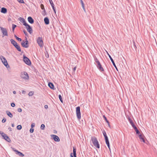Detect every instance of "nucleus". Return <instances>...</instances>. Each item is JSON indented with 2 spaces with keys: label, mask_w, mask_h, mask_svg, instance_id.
Returning <instances> with one entry per match:
<instances>
[{
  "label": "nucleus",
  "mask_w": 157,
  "mask_h": 157,
  "mask_svg": "<svg viewBox=\"0 0 157 157\" xmlns=\"http://www.w3.org/2000/svg\"><path fill=\"white\" fill-rule=\"evenodd\" d=\"M1 12L3 13H5L7 12L6 9L5 7H2L1 8Z\"/></svg>",
  "instance_id": "nucleus-18"
},
{
  "label": "nucleus",
  "mask_w": 157,
  "mask_h": 157,
  "mask_svg": "<svg viewBox=\"0 0 157 157\" xmlns=\"http://www.w3.org/2000/svg\"><path fill=\"white\" fill-rule=\"evenodd\" d=\"M37 42L40 47H43V41L42 37H40L37 38Z\"/></svg>",
  "instance_id": "nucleus-6"
},
{
  "label": "nucleus",
  "mask_w": 157,
  "mask_h": 157,
  "mask_svg": "<svg viewBox=\"0 0 157 157\" xmlns=\"http://www.w3.org/2000/svg\"><path fill=\"white\" fill-rule=\"evenodd\" d=\"M21 77L25 80H28L29 78L28 74L25 71L22 72L21 73Z\"/></svg>",
  "instance_id": "nucleus-2"
},
{
  "label": "nucleus",
  "mask_w": 157,
  "mask_h": 157,
  "mask_svg": "<svg viewBox=\"0 0 157 157\" xmlns=\"http://www.w3.org/2000/svg\"><path fill=\"white\" fill-rule=\"evenodd\" d=\"M76 112L78 119L79 120L81 118V116L80 111V107L79 106L77 107L76 108Z\"/></svg>",
  "instance_id": "nucleus-3"
},
{
  "label": "nucleus",
  "mask_w": 157,
  "mask_h": 157,
  "mask_svg": "<svg viewBox=\"0 0 157 157\" xmlns=\"http://www.w3.org/2000/svg\"><path fill=\"white\" fill-rule=\"evenodd\" d=\"M8 129L10 130V131H11V128L10 127H9Z\"/></svg>",
  "instance_id": "nucleus-56"
},
{
  "label": "nucleus",
  "mask_w": 157,
  "mask_h": 157,
  "mask_svg": "<svg viewBox=\"0 0 157 157\" xmlns=\"http://www.w3.org/2000/svg\"><path fill=\"white\" fill-rule=\"evenodd\" d=\"M6 119L5 118H4L2 120V123H4L6 122Z\"/></svg>",
  "instance_id": "nucleus-44"
},
{
  "label": "nucleus",
  "mask_w": 157,
  "mask_h": 157,
  "mask_svg": "<svg viewBox=\"0 0 157 157\" xmlns=\"http://www.w3.org/2000/svg\"><path fill=\"white\" fill-rule=\"evenodd\" d=\"M18 2L20 3H24L25 2L23 0H17Z\"/></svg>",
  "instance_id": "nucleus-40"
},
{
  "label": "nucleus",
  "mask_w": 157,
  "mask_h": 157,
  "mask_svg": "<svg viewBox=\"0 0 157 157\" xmlns=\"http://www.w3.org/2000/svg\"><path fill=\"white\" fill-rule=\"evenodd\" d=\"M11 44L14 46H15L17 44V42L13 39H11L10 40Z\"/></svg>",
  "instance_id": "nucleus-21"
},
{
  "label": "nucleus",
  "mask_w": 157,
  "mask_h": 157,
  "mask_svg": "<svg viewBox=\"0 0 157 157\" xmlns=\"http://www.w3.org/2000/svg\"><path fill=\"white\" fill-rule=\"evenodd\" d=\"M44 21L46 25H48L49 24V20L48 17H46L44 18Z\"/></svg>",
  "instance_id": "nucleus-16"
},
{
  "label": "nucleus",
  "mask_w": 157,
  "mask_h": 157,
  "mask_svg": "<svg viewBox=\"0 0 157 157\" xmlns=\"http://www.w3.org/2000/svg\"><path fill=\"white\" fill-rule=\"evenodd\" d=\"M2 57H3V56H0V59H1V60H2V62L3 63L4 62V59H3V60H2Z\"/></svg>",
  "instance_id": "nucleus-49"
},
{
  "label": "nucleus",
  "mask_w": 157,
  "mask_h": 157,
  "mask_svg": "<svg viewBox=\"0 0 157 157\" xmlns=\"http://www.w3.org/2000/svg\"><path fill=\"white\" fill-rule=\"evenodd\" d=\"M139 138L140 139L142 140L143 142H145L143 136L141 134H140L139 135Z\"/></svg>",
  "instance_id": "nucleus-25"
},
{
  "label": "nucleus",
  "mask_w": 157,
  "mask_h": 157,
  "mask_svg": "<svg viewBox=\"0 0 157 157\" xmlns=\"http://www.w3.org/2000/svg\"><path fill=\"white\" fill-rule=\"evenodd\" d=\"M11 105L12 107H14L15 106V105L14 103H12L11 104Z\"/></svg>",
  "instance_id": "nucleus-46"
},
{
  "label": "nucleus",
  "mask_w": 157,
  "mask_h": 157,
  "mask_svg": "<svg viewBox=\"0 0 157 157\" xmlns=\"http://www.w3.org/2000/svg\"><path fill=\"white\" fill-rule=\"evenodd\" d=\"M17 50L19 52H21V50L20 46L18 45L17 44L14 46Z\"/></svg>",
  "instance_id": "nucleus-23"
},
{
  "label": "nucleus",
  "mask_w": 157,
  "mask_h": 157,
  "mask_svg": "<svg viewBox=\"0 0 157 157\" xmlns=\"http://www.w3.org/2000/svg\"><path fill=\"white\" fill-rule=\"evenodd\" d=\"M49 2H51L52 1V0H49Z\"/></svg>",
  "instance_id": "nucleus-59"
},
{
  "label": "nucleus",
  "mask_w": 157,
  "mask_h": 157,
  "mask_svg": "<svg viewBox=\"0 0 157 157\" xmlns=\"http://www.w3.org/2000/svg\"><path fill=\"white\" fill-rule=\"evenodd\" d=\"M51 136L52 138L56 142H59L60 141V139L58 136L55 135H51Z\"/></svg>",
  "instance_id": "nucleus-9"
},
{
  "label": "nucleus",
  "mask_w": 157,
  "mask_h": 157,
  "mask_svg": "<svg viewBox=\"0 0 157 157\" xmlns=\"http://www.w3.org/2000/svg\"><path fill=\"white\" fill-rule=\"evenodd\" d=\"M80 0V1H82V0Z\"/></svg>",
  "instance_id": "nucleus-60"
},
{
  "label": "nucleus",
  "mask_w": 157,
  "mask_h": 157,
  "mask_svg": "<svg viewBox=\"0 0 157 157\" xmlns=\"http://www.w3.org/2000/svg\"><path fill=\"white\" fill-rule=\"evenodd\" d=\"M0 28L3 34V37L4 36H7L8 33L6 29L5 28L1 27H0Z\"/></svg>",
  "instance_id": "nucleus-8"
},
{
  "label": "nucleus",
  "mask_w": 157,
  "mask_h": 157,
  "mask_svg": "<svg viewBox=\"0 0 157 157\" xmlns=\"http://www.w3.org/2000/svg\"><path fill=\"white\" fill-rule=\"evenodd\" d=\"M102 133H103V136L105 138V136H106V137L107 136L106 135V133L105 130H104L103 131Z\"/></svg>",
  "instance_id": "nucleus-35"
},
{
  "label": "nucleus",
  "mask_w": 157,
  "mask_h": 157,
  "mask_svg": "<svg viewBox=\"0 0 157 157\" xmlns=\"http://www.w3.org/2000/svg\"><path fill=\"white\" fill-rule=\"evenodd\" d=\"M91 140L94 146L98 148H100V145L99 143L95 137H92Z\"/></svg>",
  "instance_id": "nucleus-1"
},
{
  "label": "nucleus",
  "mask_w": 157,
  "mask_h": 157,
  "mask_svg": "<svg viewBox=\"0 0 157 157\" xmlns=\"http://www.w3.org/2000/svg\"><path fill=\"white\" fill-rule=\"evenodd\" d=\"M45 127V125L44 124H42L41 125L40 128L42 130H44Z\"/></svg>",
  "instance_id": "nucleus-36"
},
{
  "label": "nucleus",
  "mask_w": 157,
  "mask_h": 157,
  "mask_svg": "<svg viewBox=\"0 0 157 157\" xmlns=\"http://www.w3.org/2000/svg\"><path fill=\"white\" fill-rule=\"evenodd\" d=\"M34 131V129L32 128H31L30 130V132L31 133H33Z\"/></svg>",
  "instance_id": "nucleus-47"
},
{
  "label": "nucleus",
  "mask_w": 157,
  "mask_h": 157,
  "mask_svg": "<svg viewBox=\"0 0 157 157\" xmlns=\"http://www.w3.org/2000/svg\"><path fill=\"white\" fill-rule=\"evenodd\" d=\"M13 94H15L16 93V91H13Z\"/></svg>",
  "instance_id": "nucleus-55"
},
{
  "label": "nucleus",
  "mask_w": 157,
  "mask_h": 157,
  "mask_svg": "<svg viewBox=\"0 0 157 157\" xmlns=\"http://www.w3.org/2000/svg\"><path fill=\"white\" fill-rule=\"evenodd\" d=\"M6 113L8 116H9L10 118H12L13 117V115L12 114L10 113V112L9 111H6Z\"/></svg>",
  "instance_id": "nucleus-22"
},
{
  "label": "nucleus",
  "mask_w": 157,
  "mask_h": 157,
  "mask_svg": "<svg viewBox=\"0 0 157 157\" xmlns=\"http://www.w3.org/2000/svg\"><path fill=\"white\" fill-rule=\"evenodd\" d=\"M13 150L16 152V154L18 155L19 156L21 157H23L24 156V154H23L21 152L18 151L17 150L15 149L14 148H13Z\"/></svg>",
  "instance_id": "nucleus-11"
},
{
  "label": "nucleus",
  "mask_w": 157,
  "mask_h": 157,
  "mask_svg": "<svg viewBox=\"0 0 157 157\" xmlns=\"http://www.w3.org/2000/svg\"><path fill=\"white\" fill-rule=\"evenodd\" d=\"M2 59H4V62H3L4 65L7 67L8 68L10 67L9 65L8 64V63L4 57H2Z\"/></svg>",
  "instance_id": "nucleus-12"
},
{
  "label": "nucleus",
  "mask_w": 157,
  "mask_h": 157,
  "mask_svg": "<svg viewBox=\"0 0 157 157\" xmlns=\"http://www.w3.org/2000/svg\"><path fill=\"white\" fill-rule=\"evenodd\" d=\"M73 154L72 155L74 156V157H76V149L75 148L73 147V153H72Z\"/></svg>",
  "instance_id": "nucleus-24"
},
{
  "label": "nucleus",
  "mask_w": 157,
  "mask_h": 157,
  "mask_svg": "<svg viewBox=\"0 0 157 157\" xmlns=\"http://www.w3.org/2000/svg\"><path fill=\"white\" fill-rule=\"evenodd\" d=\"M17 111L19 112H21L22 111V109L21 108H19L17 109Z\"/></svg>",
  "instance_id": "nucleus-42"
},
{
  "label": "nucleus",
  "mask_w": 157,
  "mask_h": 157,
  "mask_svg": "<svg viewBox=\"0 0 157 157\" xmlns=\"http://www.w3.org/2000/svg\"><path fill=\"white\" fill-rule=\"evenodd\" d=\"M23 60L25 63L28 65H30L31 64V63L30 60L26 56H24Z\"/></svg>",
  "instance_id": "nucleus-7"
},
{
  "label": "nucleus",
  "mask_w": 157,
  "mask_h": 157,
  "mask_svg": "<svg viewBox=\"0 0 157 157\" xmlns=\"http://www.w3.org/2000/svg\"><path fill=\"white\" fill-rule=\"evenodd\" d=\"M72 154H73L72 153H71V157H74V156H73Z\"/></svg>",
  "instance_id": "nucleus-53"
},
{
  "label": "nucleus",
  "mask_w": 157,
  "mask_h": 157,
  "mask_svg": "<svg viewBox=\"0 0 157 157\" xmlns=\"http://www.w3.org/2000/svg\"><path fill=\"white\" fill-rule=\"evenodd\" d=\"M80 2H81V5H82V7L84 11H85V8H84V3H83L82 0Z\"/></svg>",
  "instance_id": "nucleus-27"
},
{
  "label": "nucleus",
  "mask_w": 157,
  "mask_h": 157,
  "mask_svg": "<svg viewBox=\"0 0 157 157\" xmlns=\"http://www.w3.org/2000/svg\"><path fill=\"white\" fill-rule=\"evenodd\" d=\"M40 7H41V9L44 10V12H45V13L46 11L44 9V6L43 4H41L40 5Z\"/></svg>",
  "instance_id": "nucleus-26"
},
{
  "label": "nucleus",
  "mask_w": 157,
  "mask_h": 157,
  "mask_svg": "<svg viewBox=\"0 0 157 157\" xmlns=\"http://www.w3.org/2000/svg\"><path fill=\"white\" fill-rule=\"evenodd\" d=\"M115 67L116 68V70H117V71H118V70H117V68L116 66V65H115V67Z\"/></svg>",
  "instance_id": "nucleus-57"
},
{
  "label": "nucleus",
  "mask_w": 157,
  "mask_h": 157,
  "mask_svg": "<svg viewBox=\"0 0 157 157\" xmlns=\"http://www.w3.org/2000/svg\"><path fill=\"white\" fill-rule=\"evenodd\" d=\"M21 44L22 46L25 48H28L29 47V42L27 39H26V41L23 40L21 43Z\"/></svg>",
  "instance_id": "nucleus-5"
},
{
  "label": "nucleus",
  "mask_w": 157,
  "mask_h": 157,
  "mask_svg": "<svg viewBox=\"0 0 157 157\" xmlns=\"http://www.w3.org/2000/svg\"><path fill=\"white\" fill-rule=\"evenodd\" d=\"M76 67H75L73 69V71L75 72L76 70Z\"/></svg>",
  "instance_id": "nucleus-50"
},
{
  "label": "nucleus",
  "mask_w": 157,
  "mask_h": 157,
  "mask_svg": "<svg viewBox=\"0 0 157 157\" xmlns=\"http://www.w3.org/2000/svg\"><path fill=\"white\" fill-rule=\"evenodd\" d=\"M25 25L26 27V28L27 29L28 31L31 34L32 33V28L31 26L28 25V24H25Z\"/></svg>",
  "instance_id": "nucleus-10"
},
{
  "label": "nucleus",
  "mask_w": 157,
  "mask_h": 157,
  "mask_svg": "<svg viewBox=\"0 0 157 157\" xmlns=\"http://www.w3.org/2000/svg\"><path fill=\"white\" fill-rule=\"evenodd\" d=\"M94 61L96 63L99 62L96 57L94 58Z\"/></svg>",
  "instance_id": "nucleus-39"
},
{
  "label": "nucleus",
  "mask_w": 157,
  "mask_h": 157,
  "mask_svg": "<svg viewBox=\"0 0 157 157\" xmlns=\"http://www.w3.org/2000/svg\"><path fill=\"white\" fill-rule=\"evenodd\" d=\"M128 120L131 125L134 124L133 123V122L132 121L131 119L129 118L128 119Z\"/></svg>",
  "instance_id": "nucleus-34"
},
{
  "label": "nucleus",
  "mask_w": 157,
  "mask_h": 157,
  "mask_svg": "<svg viewBox=\"0 0 157 157\" xmlns=\"http://www.w3.org/2000/svg\"><path fill=\"white\" fill-rule=\"evenodd\" d=\"M28 20L29 23L33 24L34 23V20L31 17H29L28 18Z\"/></svg>",
  "instance_id": "nucleus-15"
},
{
  "label": "nucleus",
  "mask_w": 157,
  "mask_h": 157,
  "mask_svg": "<svg viewBox=\"0 0 157 157\" xmlns=\"http://www.w3.org/2000/svg\"><path fill=\"white\" fill-rule=\"evenodd\" d=\"M33 93L31 91L29 93L28 95L30 96H33Z\"/></svg>",
  "instance_id": "nucleus-38"
},
{
  "label": "nucleus",
  "mask_w": 157,
  "mask_h": 157,
  "mask_svg": "<svg viewBox=\"0 0 157 157\" xmlns=\"http://www.w3.org/2000/svg\"><path fill=\"white\" fill-rule=\"evenodd\" d=\"M35 126V124L34 123H33L31 124V127L32 128L33 127H34Z\"/></svg>",
  "instance_id": "nucleus-43"
},
{
  "label": "nucleus",
  "mask_w": 157,
  "mask_h": 157,
  "mask_svg": "<svg viewBox=\"0 0 157 157\" xmlns=\"http://www.w3.org/2000/svg\"><path fill=\"white\" fill-rule=\"evenodd\" d=\"M59 99L60 101H61V102L62 103H63V100L62 98V97L61 95H60V94L59 95Z\"/></svg>",
  "instance_id": "nucleus-32"
},
{
  "label": "nucleus",
  "mask_w": 157,
  "mask_h": 157,
  "mask_svg": "<svg viewBox=\"0 0 157 157\" xmlns=\"http://www.w3.org/2000/svg\"><path fill=\"white\" fill-rule=\"evenodd\" d=\"M48 86L52 89H54V88L53 84L51 82H49L48 83Z\"/></svg>",
  "instance_id": "nucleus-20"
},
{
  "label": "nucleus",
  "mask_w": 157,
  "mask_h": 157,
  "mask_svg": "<svg viewBox=\"0 0 157 157\" xmlns=\"http://www.w3.org/2000/svg\"><path fill=\"white\" fill-rule=\"evenodd\" d=\"M133 127V128H134V129H135V128H137L134 125V124H132L131 125Z\"/></svg>",
  "instance_id": "nucleus-48"
},
{
  "label": "nucleus",
  "mask_w": 157,
  "mask_h": 157,
  "mask_svg": "<svg viewBox=\"0 0 157 157\" xmlns=\"http://www.w3.org/2000/svg\"><path fill=\"white\" fill-rule=\"evenodd\" d=\"M25 92V91L24 90H22V93H24Z\"/></svg>",
  "instance_id": "nucleus-58"
},
{
  "label": "nucleus",
  "mask_w": 157,
  "mask_h": 157,
  "mask_svg": "<svg viewBox=\"0 0 157 157\" xmlns=\"http://www.w3.org/2000/svg\"><path fill=\"white\" fill-rule=\"evenodd\" d=\"M14 37L16 38V39L18 40L19 41H21V39L17 37L15 35H14Z\"/></svg>",
  "instance_id": "nucleus-30"
},
{
  "label": "nucleus",
  "mask_w": 157,
  "mask_h": 157,
  "mask_svg": "<svg viewBox=\"0 0 157 157\" xmlns=\"http://www.w3.org/2000/svg\"><path fill=\"white\" fill-rule=\"evenodd\" d=\"M23 32L25 35L27 36L28 33L25 30H23Z\"/></svg>",
  "instance_id": "nucleus-45"
},
{
  "label": "nucleus",
  "mask_w": 157,
  "mask_h": 157,
  "mask_svg": "<svg viewBox=\"0 0 157 157\" xmlns=\"http://www.w3.org/2000/svg\"><path fill=\"white\" fill-rule=\"evenodd\" d=\"M105 140L106 143H108L109 142L107 136H105Z\"/></svg>",
  "instance_id": "nucleus-33"
},
{
  "label": "nucleus",
  "mask_w": 157,
  "mask_h": 157,
  "mask_svg": "<svg viewBox=\"0 0 157 157\" xmlns=\"http://www.w3.org/2000/svg\"><path fill=\"white\" fill-rule=\"evenodd\" d=\"M49 2L52 7V8L53 11H54L55 13H56V10H55V8L54 7V5L52 1L51 2Z\"/></svg>",
  "instance_id": "nucleus-17"
},
{
  "label": "nucleus",
  "mask_w": 157,
  "mask_h": 157,
  "mask_svg": "<svg viewBox=\"0 0 157 157\" xmlns=\"http://www.w3.org/2000/svg\"><path fill=\"white\" fill-rule=\"evenodd\" d=\"M103 117L104 118L105 120V121H106V122L108 124V125L109 126H110L109 124V121H108V120H107L106 117L105 116H103Z\"/></svg>",
  "instance_id": "nucleus-29"
},
{
  "label": "nucleus",
  "mask_w": 157,
  "mask_h": 157,
  "mask_svg": "<svg viewBox=\"0 0 157 157\" xmlns=\"http://www.w3.org/2000/svg\"><path fill=\"white\" fill-rule=\"evenodd\" d=\"M106 144H107V146H108L110 151V145H109V142L108 143H106Z\"/></svg>",
  "instance_id": "nucleus-41"
},
{
  "label": "nucleus",
  "mask_w": 157,
  "mask_h": 157,
  "mask_svg": "<svg viewBox=\"0 0 157 157\" xmlns=\"http://www.w3.org/2000/svg\"><path fill=\"white\" fill-rule=\"evenodd\" d=\"M11 126L12 127H14V124H11Z\"/></svg>",
  "instance_id": "nucleus-54"
},
{
  "label": "nucleus",
  "mask_w": 157,
  "mask_h": 157,
  "mask_svg": "<svg viewBox=\"0 0 157 157\" xmlns=\"http://www.w3.org/2000/svg\"><path fill=\"white\" fill-rule=\"evenodd\" d=\"M17 26L16 25L14 24H13L12 25V31L13 32L14 31V30L15 28H16V27Z\"/></svg>",
  "instance_id": "nucleus-31"
},
{
  "label": "nucleus",
  "mask_w": 157,
  "mask_h": 157,
  "mask_svg": "<svg viewBox=\"0 0 157 157\" xmlns=\"http://www.w3.org/2000/svg\"><path fill=\"white\" fill-rule=\"evenodd\" d=\"M44 108L45 109H48V105H45V106H44Z\"/></svg>",
  "instance_id": "nucleus-51"
},
{
  "label": "nucleus",
  "mask_w": 157,
  "mask_h": 157,
  "mask_svg": "<svg viewBox=\"0 0 157 157\" xmlns=\"http://www.w3.org/2000/svg\"><path fill=\"white\" fill-rule=\"evenodd\" d=\"M97 67L100 70V71H104V69L102 67L100 63L99 62H98L97 63Z\"/></svg>",
  "instance_id": "nucleus-13"
},
{
  "label": "nucleus",
  "mask_w": 157,
  "mask_h": 157,
  "mask_svg": "<svg viewBox=\"0 0 157 157\" xmlns=\"http://www.w3.org/2000/svg\"><path fill=\"white\" fill-rule=\"evenodd\" d=\"M45 55H46V57H48V52H47V54H46V53L45 54Z\"/></svg>",
  "instance_id": "nucleus-52"
},
{
  "label": "nucleus",
  "mask_w": 157,
  "mask_h": 157,
  "mask_svg": "<svg viewBox=\"0 0 157 157\" xmlns=\"http://www.w3.org/2000/svg\"><path fill=\"white\" fill-rule=\"evenodd\" d=\"M19 20L21 22L23 23V25H25V24H27V23L26 22V21H25V19L24 18H22V17H20L19 18Z\"/></svg>",
  "instance_id": "nucleus-14"
},
{
  "label": "nucleus",
  "mask_w": 157,
  "mask_h": 157,
  "mask_svg": "<svg viewBox=\"0 0 157 157\" xmlns=\"http://www.w3.org/2000/svg\"><path fill=\"white\" fill-rule=\"evenodd\" d=\"M0 134L2 135V136L3 137V138L7 141L9 142L11 141V140L9 137L4 132L0 131Z\"/></svg>",
  "instance_id": "nucleus-4"
},
{
  "label": "nucleus",
  "mask_w": 157,
  "mask_h": 157,
  "mask_svg": "<svg viewBox=\"0 0 157 157\" xmlns=\"http://www.w3.org/2000/svg\"><path fill=\"white\" fill-rule=\"evenodd\" d=\"M17 128L18 130H21L22 128V127L21 125H18L17 127Z\"/></svg>",
  "instance_id": "nucleus-37"
},
{
  "label": "nucleus",
  "mask_w": 157,
  "mask_h": 157,
  "mask_svg": "<svg viewBox=\"0 0 157 157\" xmlns=\"http://www.w3.org/2000/svg\"><path fill=\"white\" fill-rule=\"evenodd\" d=\"M108 56H109L111 61L112 62L113 65L114 66V67H115V64L113 59L112 58V57H111V56H110V55H109L108 53Z\"/></svg>",
  "instance_id": "nucleus-19"
},
{
  "label": "nucleus",
  "mask_w": 157,
  "mask_h": 157,
  "mask_svg": "<svg viewBox=\"0 0 157 157\" xmlns=\"http://www.w3.org/2000/svg\"><path fill=\"white\" fill-rule=\"evenodd\" d=\"M135 131H136V134H138L139 135L140 134V132L138 130V129L137 128H135Z\"/></svg>",
  "instance_id": "nucleus-28"
}]
</instances>
